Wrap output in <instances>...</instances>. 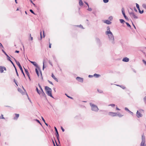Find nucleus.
<instances>
[{
    "label": "nucleus",
    "mask_w": 146,
    "mask_h": 146,
    "mask_svg": "<svg viewBox=\"0 0 146 146\" xmlns=\"http://www.w3.org/2000/svg\"><path fill=\"white\" fill-rule=\"evenodd\" d=\"M120 87L121 88H122L123 89H124L126 88L123 85H121Z\"/></svg>",
    "instance_id": "38"
},
{
    "label": "nucleus",
    "mask_w": 146,
    "mask_h": 146,
    "mask_svg": "<svg viewBox=\"0 0 146 146\" xmlns=\"http://www.w3.org/2000/svg\"><path fill=\"white\" fill-rule=\"evenodd\" d=\"M139 10V12L141 14L143 13L144 12V11H143V10H142V11H141V10Z\"/></svg>",
    "instance_id": "33"
},
{
    "label": "nucleus",
    "mask_w": 146,
    "mask_h": 146,
    "mask_svg": "<svg viewBox=\"0 0 146 146\" xmlns=\"http://www.w3.org/2000/svg\"><path fill=\"white\" fill-rule=\"evenodd\" d=\"M48 81L50 84H52V85H53V84L52 82L49 81V80H48Z\"/></svg>",
    "instance_id": "43"
},
{
    "label": "nucleus",
    "mask_w": 146,
    "mask_h": 146,
    "mask_svg": "<svg viewBox=\"0 0 146 146\" xmlns=\"http://www.w3.org/2000/svg\"><path fill=\"white\" fill-rule=\"evenodd\" d=\"M51 76L57 82H58V80L55 77L53 73L52 74Z\"/></svg>",
    "instance_id": "19"
},
{
    "label": "nucleus",
    "mask_w": 146,
    "mask_h": 146,
    "mask_svg": "<svg viewBox=\"0 0 146 146\" xmlns=\"http://www.w3.org/2000/svg\"><path fill=\"white\" fill-rule=\"evenodd\" d=\"M122 61L123 62H128L129 61V59L127 57H125L123 59Z\"/></svg>",
    "instance_id": "17"
},
{
    "label": "nucleus",
    "mask_w": 146,
    "mask_h": 146,
    "mask_svg": "<svg viewBox=\"0 0 146 146\" xmlns=\"http://www.w3.org/2000/svg\"><path fill=\"white\" fill-rule=\"evenodd\" d=\"M113 18L112 16H110L109 17L108 19L110 21H111L113 19Z\"/></svg>",
    "instance_id": "36"
},
{
    "label": "nucleus",
    "mask_w": 146,
    "mask_h": 146,
    "mask_svg": "<svg viewBox=\"0 0 146 146\" xmlns=\"http://www.w3.org/2000/svg\"><path fill=\"white\" fill-rule=\"evenodd\" d=\"M125 110L126 111H127L128 112H129V109L127 108H126V107H125Z\"/></svg>",
    "instance_id": "49"
},
{
    "label": "nucleus",
    "mask_w": 146,
    "mask_h": 146,
    "mask_svg": "<svg viewBox=\"0 0 146 146\" xmlns=\"http://www.w3.org/2000/svg\"><path fill=\"white\" fill-rule=\"evenodd\" d=\"M2 50L3 52L5 54V55L7 54L2 49Z\"/></svg>",
    "instance_id": "57"
},
{
    "label": "nucleus",
    "mask_w": 146,
    "mask_h": 146,
    "mask_svg": "<svg viewBox=\"0 0 146 146\" xmlns=\"http://www.w3.org/2000/svg\"><path fill=\"white\" fill-rule=\"evenodd\" d=\"M35 121H36V122H37L38 123H39L41 125H42V124L40 123V121L37 119H35Z\"/></svg>",
    "instance_id": "34"
},
{
    "label": "nucleus",
    "mask_w": 146,
    "mask_h": 146,
    "mask_svg": "<svg viewBox=\"0 0 146 146\" xmlns=\"http://www.w3.org/2000/svg\"><path fill=\"white\" fill-rule=\"evenodd\" d=\"M5 118L3 117V114H1L0 116V119H5Z\"/></svg>",
    "instance_id": "37"
},
{
    "label": "nucleus",
    "mask_w": 146,
    "mask_h": 146,
    "mask_svg": "<svg viewBox=\"0 0 146 146\" xmlns=\"http://www.w3.org/2000/svg\"><path fill=\"white\" fill-rule=\"evenodd\" d=\"M34 15H35L36 14L34 13V12L33 11V10H29Z\"/></svg>",
    "instance_id": "42"
},
{
    "label": "nucleus",
    "mask_w": 146,
    "mask_h": 146,
    "mask_svg": "<svg viewBox=\"0 0 146 146\" xmlns=\"http://www.w3.org/2000/svg\"><path fill=\"white\" fill-rule=\"evenodd\" d=\"M123 116V115H121L120 113H119L118 112H117V116H118L119 117H121Z\"/></svg>",
    "instance_id": "24"
},
{
    "label": "nucleus",
    "mask_w": 146,
    "mask_h": 146,
    "mask_svg": "<svg viewBox=\"0 0 146 146\" xmlns=\"http://www.w3.org/2000/svg\"><path fill=\"white\" fill-rule=\"evenodd\" d=\"M15 116L13 118V119L15 120H17L19 117V115L18 114L15 113Z\"/></svg>",
    "instance_id": "16"
},
{
    "label": "nucleus",
    "mask_w": 146,
    "mask_h": 146,
    "mask_svg": "<svg viewBox=\"0 0 146 146\" xmlns=\"http://www.w3.org/2000/svg\"><path fill=\"white\" fill-rule=\"evenodd\" d=\"M56 134L57 138V139H58V141L59 143H60V141L59 140V134H58V131L56 132Z\"/></svg>",
    "instance_id": "18"
},
{
    "label": "nucleus",
    "mask_w": 146,
    "mask_h": 146,
    "mask_svg": "<svg viewBox=\"0 0 146 146\" xmlns=\"http://www.w3.org/2000/svg\"><path fill=\"white\" fill-rule=\"evenodd\" d=\"M132 11H128L129 13L130 16V17L132 18H133L134 19H137L138 17L137 16H136V14L134 12V11L132 10Z\"/></svg>",
    "instance_id": "4"
},
{
    "label": "nucleus",
    "mask_w": 146,
    "mask_h": 146,
    "mask_svg": "<svg viewBox=\"0 0 146 146\" xmlns=\"http://www.w3.org/2000/svg\"><path fill=\"white\" fill-rule=\"evenodd\" d=\"M108 114L109 115L112 117L117 116V113L110 112Z\"/></svg>",
    "instance_id": "7"
},
{
    "label": "nucleus",
    "mask_w": 146,
    "mask_h": 146,
    "mask_svg": "<svg viewBox=\"0 0 146 146\" xmlns=\"http://www.w3.org/2000/svg\"><path fill=\"white\" fill-rule=\"evenodd\" d=\"M49 48H51V45L52 44L51 43H50V42H49Z\"/></svg>",
    "instance_id": "60"
},
{
    "label": "nucleus",
    "mask_w": 146,
    "mask_h": 146,
    "mask_svg": "<svg viewBox=\"0 0 146 146\" xmlns=\"http://www.w3.org/2000/svg\"><path fill=\"white\" fill-rule=\"evenodd\" d=\"M104 23L108 25L111 24V22H110V21L108 20H106L105 21H104Z\"/></svg>",
    "instance_id": "15"
},
{
    "label": "nucleus",
    "mask_w": 146,
    "mask_h": 146,
    "mask_svg": "<svg viewBox=\"0 0 146 146\" xmlns=\"http://www.w3.org/2000/svg\"><path fill=\"white\" fill-rule=\"evenodd\" d=\"M38 86L39 87V88H40V90L41 91V92H42V91H43V90L42 89V88L41 87V86H40V84L38 83Z\"/></svg>",
    "instance_id": "28"
},
{
    "label": "nucleus",
    "mask_w": 146,
    "mask_h": 146,
    "mask_svg": "<svg viewBox=\"0 0 146 146\" xmlns=\"http://www.w3.org/2000/svg\"><path fill=\"white\" fill-rule=\"evenodd\" d=\"M29 61H30V62L31 63L33 64L37 68H38V70L40 71V74H41V76L42 77V72L41 71V70H40V68L38 66V65L36 64V63L35 62L32 61H31L30 60H29Z\"/></svg>",
    "instance_id": "5"
},
{
    "label": "nucleus",
    "mask_w": 146,
    "mask_h": 146,
    "mask_svg": "<svg viewBox=\"0 0 146 146\" xmlns=\"http://www.w3.org/2000/svg\"><path fill=\"white\" fill-rule=\"evenodd\" d=\"M115 106V104H111L109 105V106H110L112 107H114Z\"/></svg>",
    "instance_id": "41"
},
{
    "label": "nucleus",
    "mask_w": 146,
    "mask_h": 146,
    "mask_svg": "<svg viewBox=\"0 0 146 146\" xmlns=\"http://www.w3.org/2000/svg\"><path fill=\"white\" fill-rule=\"evenodd\" d=\"M145 137L144 134H143L142 135V141L141 143L140 146H146V145L145 144Z\"/></svg>",
    "instance_id": "6"
},
{
    "label": "nucleus",
    "mask_w": 146,
    "mask_h": 146,
    "mask_svg": "<svg viewBox=\"0 0 146 146\" xmlns=\"http://www.w3.org/2000/svg\"><path fill=\"white\" fill-rule=\"evenodd\" d=\"M45 89L46 92V93L47 95L50 97L53 98V96L52 94V89L50 88L47 86H46L45 87Z\"/></svg>",
    "instance_id": "1"
},
{
    "label": "nucleus",
    "mask_w": 146,
    "mask_h": 146,
    "mask_svg": "<svg viewBox=\"0 0 146 146\" xmlns=\"http://www.w3.org/2000/svg\"><path fill=\"white\" fill-rule=\"evenodd\" d=\"M7 60H9V61L11 60V58L9 56H8V57H7Z\"/></svg>",
    "instance_id": "48"
},
{
    "label": "nucleus",
    "mask_w": 146,
    "mask_h": 146,
    "mask_svg": "<svg viewBox=\"0 0 146 146\" xmlns=\"http://www.w3.org/2000/svg\"><path fill=\"white\" fill-rule=\"evenodd\" d=\"M132 25H133L134 27V28L136 29V27L135 26V25H134V24H133V23L132 22Z\"/></svg>",
    "instance_id": "58"
},
{
    "label": "nucleus",
    "mask_w": 146,
    "mask_h": 146,
    "mask_svg": "<svg viewBox=\"0 0 146 146\" xmlns=\"http://www.w3.org/2000/svg\"><path fill=\"white\" fill-rule=\"evenodd\" d=\"M36 91H37V92H38V88L37 87H36Z\"/></svg>",
    "instance_id": "62"
},
{
    "label": "nucleus",
    "mask_w": 146,
    "mask_h": 146,
    "mask_svg": "<svg viewBox=\"0 0 146 146\" xmlns=\"http://www.w3.org/2000/svg\"><path fill=\"white\" fill-rule=\"evenodd\" d=\"M107 35H108V36L110 41L112 44H114L115 42L114 41V38L112 33L111 32V33L107 34Z\"/></svg>",
    "instance_id": "3"
},
{
    "label": "nucleus",
    "mask_w": 146,
    "mask_h": 146,
    "mask_svg": "<svg viewBox=\"0 0 146 146\" xmlns=\"http://www.w3.org/2000/svg\"><path fill=\"white\" fill-rule=\"evenodd\" d=\"M136 115L137 117L138 118L142 117V114H141L138 111H137V112L136 113Z\"/></svg>",
    "instance_id": "13"
},
{
    "label": "nucleus",
    "mask_w": 146,
    "mask_h": 146,
    "mask_svg": "<svg viewBox=\"0 0 146 146\" xmlns=\"http://www.w3.org/2000/svg\"><path fill=\"white\" fill-rule=\"evenodd\" d=\"M40 96L41 97H44L46 98V96L43 91L41 92V94Z\"/></svg>",
    "instance_id": "12"
},
{
    "label": "nucleus",
    "mask_w": 146,
    "mask_h": 146,
    "mask_svg": "<svg viewBox=\"0 0 146 146\" xmlns=\"http://www.w3.org/2000/svg\"><path fill=\"white\" fill-rule=\"evenodd\" d=\"M103 1L104 3H106L108 2L109 0H103Z\"/></svg>",
    "instance_id": "45"
},
{
    "label": "nucleus",
    "mask_w": 146,
    "mask_h": 146,
    "mask_svg": "<svg viewBox=\"0 0 146 146\" xmlns=\"http://www.w3.org/2000/svg\"><path fill=\"white\" fill-rule=\"evenodd\" d=\"M11 57L13 58L14 60H15V62H16V64H17V65H19V64H20L19 62V61H17L16 60V59L15 58H14V57H13L12 56H11Z\"/></svg>",
    "instance_id": "20"
},
{
    "label": "nucleus",
    "mask_w": 146,
    "mask_h": 146,
    "mask_svg": "<svg viewBox=\"0 0 146 146\" xmlns=\"http://www.w3.org/2000/svg\"><path fill=\"white\" fill-rule=\"evenodd\" d=\"M96 41L97 43V44L99 45H100L101 44V42L100 39L98 38H96Z\"/></svg>",
    "instance_id": "14"
},
{
    "label": "nucleus",
    "mask_w": 146,
    "mask_h": 146,
    "mask_svg": "<svg viewBox=\"0 0 146 146\" xmlns=\"http://www.w3.org/2000/svg\"><path fill=\"white\" fill-rule=\"evenodd\" d=\"M44 60L43 61V67H42L43 70H44V69L45 68L44 65Z\"/></svg>",
    "instance_id": "39"
},
{
    "label": "nucleus",
    "mask_w": 146,
    "mask_h": 146,
    "mask_svg": "<svg viewBox=\"0 0 146 146\" xmlns=\"http://www.w3.org/2000/svg\"><path fill=\"white\" fill-rule=\"evenodd\" d=\"M93 76H94V75H89L88 76V77H89V78H92Z\"/></svg>",
    "instance_id": "59"
},
{
    "label": "nucleus",
    "mask_w": 146,
    "mask_h": 146,
    "mask_svg": "<svg viewBox=\"0 0 146 146\" xmlns=\"http://www.w3.org/2000/svg\"><path fill=\"white\" fill-rule=\"evenodd\" d=\"M15 52L17 53H19V50H16Z\"/></svg>",
    "instance_id": "64"
},
{
    "label": "nucleus",
    "mask_w": 146,
    "mask_h": 146,
    "mask_svg": "<svg viewBox=\"0 0 146 146\" xmlns=\"http://www.w3.org/2000/svg\"><path fill=\"white\" fill-rule=\"evenodd\" d=\"M107 31L106 32V34L107 35L109 33H111V32L110 31V28L109 26L107 27Z\"/></svg>",
    "instance_id": "9"
},
{
    "label": "nucleus",
    "mask_w": 146,
    "mask_h": 146,
    "mask_svg": "<svg viewBox=\"0 0 146 146\" xmlns=\"http://www.w3.org/2000/svg\"><path fill=\"white\" fill-rule=\"evenodd\" d=\"M0 71L1 73L3 72V67L2 66H0Z\"/></svg>",
    "instance_id": "22"
},
{
    "label": "nucleus",
    "mask_w": 146,
    "mask_h": 146,
    "mask_svg": "<svg viewBox=\"0 0 146 146\" xmlns=\"http://www.w3.org/2000/svg\"><path fill=\"white\" fill-rule=\"evenodd\" d=\"M18 66L19 67L20 70H21V71L22 73L23 74L24 76L25 77V74H24V73L23 71L22 68V66H21L20 64H19V65H18Z\"/></svg>",
    "instance_id": "10"
},
{
    "label": "nucleus",
    "mask_w": 146,
    "mask_h": 146,
    "mask_svg": "<svg viewBox=\"0 0 146 146\" xmlns=\"http://www.w3.org/2000/svg\"><path fill=\"white\" fill-rule=\"evenodd\" d=\"M61 128L63 132H64V129L63 128V127L62 126L61 127Z\"/></svg>",
    "instance_id": "51"
},
{
    "label": "nucleus",
    "mask_w": 146,
    "mask_h": 146,
    "mask_svg": "<svg viewBox=\"0 0 146 146\" xmlns=\"http://www.w3.org/2000/svg\"><path fill=\"white\" fill-rule=\"evenodd\" d=\"M14 68H15V71H16V74L17 75V76H19V74H18V72H17V69L15 67V66H14Z\"/></svg>",
    "instance_id": "27"
},
{
    "label": "nucleus",
    "mask_w": 146,
    "mask_h": 146,
    "mask_svg": "<svg viewBox=\"0 0 146 146\" xmlns=\"http://www.w3.org/2000/svg\"><path fill=\"white\" fill-rule=\"evenodd\" d=\"M65 95H66V96L68 97V98H70V99H73V98H72V97H70V96H68L67 95V94H65Z\"/></svg>",
    "instance_id": "44"
},
{
    "label": "nucleus",
    "mask_w": 146,
    "mask_h": 146,
    "mask_svg": "<svg viewBox=\"0 0 146 146\" xmlns=\"http://www.w3.org/2000/svg\"><path fill=\"white\" fill-rule=\"evenodd\" d=\"M9 61L12 64L13 66H15L14 64L13 63V62L11 61V60Z\"/></svg>",
    "instance_id": "47"
},
{
    "label": "nucleus",
    "mask_w": 146,
    "mask_h": 146,
    "mask_svg": "<svg viewBox=\"0 0 146 146\" xmlns=\"http://www.w3.org/2000/svg\"><path fill=\"white\" fill-rule=\"evenodd\" d=\"M18 91L20 92L21 93V91H22V90H21V89L20 88H18Z\"/></svg>",
    "instance_id": "46"
},
{
    "label": "nucleus",
    "mask_w": 146,
    "mask_h": 146,
    "mask_svg": "<svg viewBox=\"0 0 146 146\" xmlns=\"http://www.w3.org/2000/svg\"><path fill=\"white\" fill-rule=\"evenodd\" d=\"M41 33H42L41 32H40V37L41 40L42 39V35L41 34Z\"/></svg>",
    "instance_id": "54"
},
{
    "label": "nucleus",
    "mask_w": 146,
    "mask_h": 146,
    "mask_svg": "<svg viewBox=\"0 0 146 146\" xmlns=\"http://www.w3.org/2000/svg\"><path fill=\"white\" fill-rule=\"evenodd\" d=\"M37 93L39 95H40L41 94V91H40L38 90V92H37Z\"/></svg>",
    "instance_id": "55"
},
{
    "label": "nucleus",
    "mask_w": 146,
    "mask_h": 146,
    "mask_svg": "<svg viewBox=\"0 0 146 146\" xmlns=\"http://www.w3.org/2000/svg\"><path fill=\"white\" fill-rule=\"evenodd\" d=\"M125 23L127 25V26L128 27H129L130 28H131V26L128 23L125 22Z\"/></svg>",
    "instance_id": "31"
},
{
    "label": "nucleus",
    "mask_w": 146,
    "mask_h": 146,
    "mask_svg": "<svg viewBox=\"0 0 146 146\" xmlns=\"http://www.w3.org/2000/svg\"><path fill=\"white\" fill-rule=\"evenodd\" d=\"M100 74H95L94 75V76L96 78H98L99 77H100Z\"/></svg>",
    "instance_id": "23"
},
{
    "label": "nucleus",
    "mask_w": 146,
    "mask_h": 146,
    "mask_svg": "<svg viewBox=\"0 0 146 146\" xmlns=\"http://www.w3.org/2000/svg\"><path fill=\"white\" fill-rule=\"evenodd\" d=\"M122 13L125 19H128V17L126 16L125 13V10H122Z\"/></svg>",
    "instance_id": "11"
},
{
    "label": "nucleus",
    "mask_w": 146,
    "mask_h": 146,
    "mask_svg": "<svg viewBox=\"0 0 146 146\" xmlns=\"http://www.w3.org/2000/svg\"><path fill=\"white\" fill-rule=\"evenodd\" d=\"M35 72H36V74H37L38 76H39V72H38V71L37 68H35Z\"/></svg>",
    "instance_id": "29"
},
{
    "label": "nucleus",
    "mask_w": 146,
    "mask_h": 146,
    "mask_svg": "<svg viewBox=\"0 0 146 146\" xmlns=\"http://www.w3.org/2000/svg\"><path fill=\"white\" fill-rule=\"evenodd\" d=\"M116 110H120V109H119V108H118L117 107L116 108Z\"/></svg>",
    "instance_id": "63"
},
{
    "label": "nucleus",
    "mask_w": 146,
    "mask_h": 146,
    "mask_svg": "<svg viewBox=\"0 0 146 146\" xmlns=\"http://www.w3.org/2000/svg\"><path fill=\"white\" fill-rule=\"evenodd\" d=\"M142 6L145 9H146V5L145 4H143L142 5Z\"/></svg>",
    "instance_id": "40"
},
{
    "label": "nucleus",
    "mask_w": 146,
    "mask_h": 146,
    "mask_svg": "<svg viewBox=\"0 0 146 146\" xmlns=\"http://www.w3.org/2000/svg\"><path fill=\"white\" fill-rule=\"evenodd\" d=\"M97 91L98 92L100 93H103V91L101 90H100L98 89Z\"/></svg>",
    "instance_id": "30"
},
{
    "label": "nucleus",
    "mask_w": 146,
    "mask_h": 146,
    "mask_svg": "<svg viewBox=\"0 0 146 146\" xmlns=\"http://www.w3.org/2000/svg\"><path fill=\"white\" fill-rule=\"evenodd\" d=\"M25 73L27 76L29 75V72L27 69H26L24 68Z\"/></svg>",
    "instance_id": "25"
},
{
    "label": "nucleus",
    "mask_w": 146,
    "mask_h": 146,
    "mask_svg": "<svg viewBox=\"0 0 146 146\" xmlns=\"http://www.w3.org/2000/svg\"><path fill=\"white\" fill-rule=\"evenodd\" d=\"M136 7H137V9H140L139 8V5L137 3H136Z\"/></svg>",
    "instance_id": "35"
},
{
    "label": "nucleus",
    "mask_w": 146,
    "mask_h": 146,
    "mask_svg": "<svg viewBox=\"0 0 146 146\" xmlns=\"http://www.w3.org/2000/svg\"><path fill=\"white\" fill-rule=\"evenodd\" d=\"M79 4L80 6L83 5V3L82 0H79Z\"/></svg>",
    "instance_id": "21"
},
{
    "label": "nucleus",
    "mask_w": 146,
    "mask_h": 146,
    "mask_svg": "<svg viewBox=\"0 0 146 146\" xmlns=\"http://www.w3.org/2000/svg\"><path fill=\"white\" fill-rule=\"evenodd\" d=\"M76 80L78 81L81 82H82L83 81V78H80L79 77H77L76 78Z\"/></svg>",
    "instance_id": "8"
},
{
    "label": "nucleus",
    "mask_w": 146,
    "mask_h": 146,
    "mask_svg": "<svg viewBox=\"0 0 146 146\" xmlns=\"http://www.w3.org/2000/svg\"><path fill=\"white\" fill-rule=\"evenodd\" d=\"M143 63L145 64L146 66V61L144 60H143Z\"/></svg>",
    "instance_id": "50"
},
{
    "label": "nucleus",
    "mask_w": 146,
    "mask_h": 146,
    "mask_svg": "<svg viewBox=\"0 0 146 146\" xmlns=\"http://www.w3.org/2000/svg\"><path fill=\"white\" fill-rule=\"evenodd\" d=\"M76 27H79L81 28H82V29H84V28H83V26L81 25H76Z\"/></svg>",
    "instance_id": "32"
},
{
    "label": "nucleus",
    "mask_w": 146,
    "mask_h": 146,
    "mask_svg": "<svg viewBox=\"0 0 146 146\" xmlns=\"http://www.w3.org/2000/svg\"><path fill=\"white\" fill-rule=\"evenodd\" d=\"M119 21H120V22L121 23L123 24L124 23H125V22L124 21V20L122 19H119Z\"/></svg>",
    "instance_id": "26"
},
{
    "label": "nucleus",
    "mask_w": 146,
    "mask_h": 146,
    "mask_svg": "<svg viewBox=\"0 0 146 146\" xmlns=\"http://www.w3.org/2000/svg\"><path fill=\"white\" fill-rule=\"evenodd\" d=\"M41 118L43 121L44 122V123H45V121L44 118H43V117H41Z\"/></svg>",
    "instance_id": "56"
},
{
    "label": "nucleus",
    "mask_w": 146,
    "mask_h": 146,
    "mask_svg": "<svg viewBox=\"0 0 146 146\" xmlns=\"http://www.w3.org/2000/svg\"><path fill=\"white\" fill-rule=\"evenodd\" d=\"M143 100L145 102H146V96H145L143 98Z\"/></svg>",
    "instance_id": "52"
},
{
    "label": "nucleus",
    "mask_w": 146,
    "mask_h": 146,
    "mask_svg": "<svg viewBox=\"0 0 146 146\" xmlns=\"http://www.w3.org/2000/svg\"><path fill=\"white\" fill-rule=\"evenodd\" d=\"M54 128L55 130V131L56 132L58 131L57 129L55 127H54Z\"/></svg>",
    "instance_id": "61"
},
{
    "label": "nucleus",
    "mask_w": 146,
    "mask_h": 146,
    "mask_svg": "<svg viewBox=\"0 0 146 146\" xmlns=\"http://www.w3.org/2000/svg\"><path fill=\"white\" fill-rule=\"evenodd\" d=\"M90 105L91 107V110L92 111L95 112L98 111L99 109L96 105L93 104L92 103H90Z\"/></svg>",
    "instance_id": "2"
},
{
    "label": "nucleus",
    "mask_w": 146,
    "mask_h": 146,
    "mask_svg": "<svg viewBox=\"0 0 146 146\" xmlns=\"http://www.w3.org/2000/svg\"><path fill=\"white\" fill-rule=\"evenodd\" d=\"M129 112V113H130L132 115H133V113L131 111H130V110L128 112Z\"/></svg>",
    "instance_id": "53"
}]
</instances>
